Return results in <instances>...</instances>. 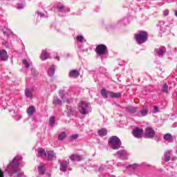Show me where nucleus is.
<instances>
[{
  "mask_svg": "<svg viewBox=\"0 0 177 177\" xmlns=\"http://www.w3.org/2000/svg\"><path fill=\"white\" fill-rule=\"evenodd\" d=\"M21 160H23V158L21 156H17L14 158L12 161L10 162L6 169L9 176H13L14 174H17L20 172L19 167L20 165V161H21Z\"/></svg>",
  "mask_w": 177,
  "mask_h": 177,
  "instance_id": "1",
  "label": "nucleus"
},
{
  "mask_svg": "<svg viewBox=\"0 0 177 177\" xmlns=\"http://www.w3.org/2000/svg\"><path fill=\"white\" fill-rule=\"evenodd\" d=\"M77 109L82 115H86L92 111L91 106L85 101H82L78 104Z\"/></svg>",
  "mask_w": 177,
  "mask_h": 177,
  "instance_id": "2",
  "label": "nucleus"
},
{
  "mask_svg": "<svg viewBox=\"0 0 177 177\" xmlns=\"http://www.w3.org/2000/svg\"><path fill=\"white\" fill-rule=\"evenodd\" d=\"M109 145L113 150H118V149L121 147L122 143L118 137L113 136L109 138Z\"/></svg>",
  "mask_w": 177,
  "mask_h": 177,
  "instance_id": "3",
  "label": "nucleus"
},
{
  "mask_svg": "<svg viewBox=\"0 0 177 177\" xmlns=\"http://www.w3.org/2000/svg\"><path fill=\"white\" fill-rule=\"evenodd\" d=\"M136 41L138 44H145L146 41H147V38H149V35H147V32L141 31L138 34L135 35Z\"/></svg>",
  "mask_w": 177,
  "mask_h": 177,
  "instance_id": "4",
  "label": "nucleus"
},
{
  "mask_svg": "<svg viewBox=\"0 0 177 177\" xmlns=\"http://www.w3.org/2000/svg\"><path fill=\"white\" fill-rule=\"evenodd\" d=\"M95 53L97 56H104V55H107L109 53V50L107 49V46L104 44H99L95 48Z\"/></svg>",
  "mask_w": 177,
  "mask_h": 177,
  "instance_id": "5",
  "label": "nucleus"
},
{
  "mask_svg": "<svg viewBox=\"0 0 177 177\" xmlns=\"http://www.w3.org/2000/svg\"><path fill=\"white\" fill-rule=\"evenodd\" d=\"M156 135V131H154V129L151 127H147L145 129V137L149 139H152V138H154V136Z\"/></svg>",
  "mask_w": 177,
  "mask_h": 177,
  "instance_id": "6",
  "label": "nucleus"
},
{
  "mask_svg": "<svg viewBox=\"0 0 177 177\" xmlns=\"http://www.w3.org/2000/svg\"><path fill=\"white\" fill-rule=\"evenodd\" d=\"M132 134L135 138H140L143 136V129L136 127L133 129Z\"/></svg>",
  "mask_w": 177,
  "mask_h": 177,
  "instance_id": "7",
  "label": "nucleus"
},
{
  "mask_svg": "<svg viewBox=\"0 0 177 177\" xmlns=\"http://www.w3.org/2000/svg\"><path fill=\"white\" fill-rule=\"evenodd\" d=\"M68 164H70L68 159L67 160H62L60 163V171H62V172H65Z\"/></svg>",
  "mask_w": 177,
  "mask_h": 177,
  "instance_id": "8",
  "label": "nucleus"
},
{
  "mask_svg": "<svg viewBox=\"0 0 177 177\" xmlns=\"http://www.w3.org/2000/svg\"><path fill=\"white\" fill-rule=\"evenodd\" d=\"M108 95L112 99H118L122 96L121 93H114L113 91H108Z\"/></svg>",
  "mask_w": 177,
  "mask_h": 177,
  "instance_id": "9",
  "label": "nucleus"
},
{
  "mask_svg": "<svg viewBox=\"0 0 177 177\" xmlns=\"http://www.w3.org/2000/svg\"><path fill=\"white\" fill-rule=\"evenodd\" d=\"M69 77L71 78H78L80 77V71L75 69L72 70L69 73Z\"/></svg>",
  "mask_w": 177,
  "mask_h": 177,
  "instance_id": "10",
  "label": "nucleus"
},
{
  "mask_svg": "<svg viewBox=\"0 0 177 177\" xmlns=\"http://www.w3.org/2000/svg\"><path fill=\"white\" fill-rule=\"evenodd\" d=\"M0 59L3 62L8 60V53L5 50H0Z\"/></svg>",
  "mask_w": 177,
  "mask_h": 177,
  "instance_id": "11",
  "label": "nucleus"
},
{
  "mask_svg": "<svg viewBox=\"0 0 177 177\" xmlns=\"http://www.w3.org/2000/svg\"><path fill=\"white\" fill-rule=\"evenodd\" d=\"M53 158H56V153L55 151L52 150L47 151V159L52 161Z\"/></svg>",
  "mask_w": 177,
  "mask_h": 177,
  "instance_id": "12",
  "label": "nucleus"
},
{
  "mask_svg": "<svg viewBox=\"0 0 177 177\" xmlns=\"http://www.w3.org/2000/svg\"><path fill=\"white\" fill-rule=\"evenodd\" d=\"M71 161H81L82 160V156L77 154H73L70 156Z\"/></svg>",
  "mask_w": 177,
  "mask_h": 177,
  "instance_id": "13",
  "label": "nucleus"
},
{
  "mask_svg": "<svg viewBox=\"0 0 177 177\" xmlns=\"http://www.w3.org/2000/svg\"><path fill=\"white\" fill-rule=\"evenodd\" d=\"M164 139L166 140V142H169V143H172V142H174V137L171 133H166L164 136Z\"/></svg>",
  "mask_w": 177,
  "mask_h": 177,
  "instance_id": "14",
  "label": "nucleus"
},
{
  "mask_svg": "<svg viewBox=\"0 0 177 177\" xmlns=\"http://www.w3.org/2000/svg\"><path fill=\"white\" fill-rule=\"evenodd\" d=\"M40 59L41 60H46V59H49V53L46 52V50H44L40 56Z\"/></svg>",
  "mask_w": 177,
  "mask_h": 177,
  "instance_id": "15",
  "label": "nucleus"
},
{
  "mask_svg": "<svg viewBox=\"0 0 177 177\" xmlns=\"http://www.w3.org/2000/svg\"><path fill=\"white\" fill-rule=\"evenodd\" d=\"M38 157H46V152H45V149L42 148L38 149Z\"/></svg>",
  "mask_w": 177,
  "mask_h": 177,
  "instance_id": "16",
  "label": "nucleus"
},
{
  "mask_svg": "<svg viewBox=\"0 0 177 177\" xmlns=\"http://www.w3.org/2000/svg\"><path fill=\"white\" fill-rule=\"evenodd\" d=\"M164 160L166 161V162H168V161L171 160V151H167L164 154Z\"/></svg>",
  "mask_w": 177,
  "mask_h": 177,
  "instance_id": "17",
  "label": "nucleus"
},
{
  "mask_svg": "<svg viewBox=\"0 0 177 177\" xmlns=\"http://www.w3.org/2000/svg\"><path fill=\"white\" fill-rule=\"evenodd\" d=\"M97 133L100 136H106L107 135V129L102 128L98 130Z\"/></svg>",
  "mask_w": 177,
  "mask_h": 177,
  "instance_id": "18",
  "label": "nucleus"
},
{
  "mask_svg": "<svg viewBox=\"0 0 177 177\" xmlns=\"http://www.w3.org/2000/svg\"><path fill=\"white\" fill-rule=\"evenodd\" d=\"M35 113V107L31 106H29L27 111L28 115L30 117V115H32Z\"/></svg>",
  "mask_w": 177,
  "mask_h": 177,
  "instance_id": "19",
  "label": "nucleus"
},
{
  "mask_svg": "<svg viewBox=\"0 0 177 177\" xmlns=\"http://www.w3.org/2000/svg\"><path fill=\"white\" fill-rule=\"evenodd\" d=\"M164 49H165V47H160L158 49H156L158 56L161 57L164 55Z\"/></svg>",
  "mask_w": 177,
  "mask_h": 177,
  "instance_id": "20",
  "label": "nucleus"
},
{
  "mask_svg": "<svg viewBox=\"0 0 177 177\" xmlns=\"http://www.w3.org/2000/svg\"><path fill=\"white\" fill-rule=\"evenodd\" d=\"M49 77H53L55 75V66H51L48 71Z\"/></svg>",
  "mask_w": 177,
  "mask_h": 177,
  "instance_id": "21",
  "label": "nucleus"
},
{
  "mask_svg": "<svg viewBox=\"0 0 177 177\" xmlns=\"http://www.w3.org/2000/svg\"><path fill=\"white\" fill-rule=\"evenodd\" d=\"M126 109L129 113H136L138 108L134 106H127Z\"/></svg>",
  "mask_w": 177,
  "mask_h": 177,
  "instance_id": "22",
  "label": "nucleus"
},
{
  "mask_svg": "<svg viewBox=\"0 0 177 177\" xmlns=\"http://www.w3.org/2000/svg\"><path fill=\"white\" fill-rule=\"evenodd\" d=\"M101 95L104 99H107V97H109V91H106L105 88H102L101 90Z\"/></svg>",
  "mask_w": 177,
  "mask_h": 177,
  "instance_id": "23",
  "label": "nucleus"
},
{
  "mask_svg": "<svg viewBox=\"0 0 177 177\" xmlns=\"http://www.w3.org/2000/svg\"><path fill=\"white\" fill-rule=\"evenodd\" d=\"M37 169L39 175H44L45 174V167L44 166L39 165Z\"/></svg>",
  "mask_w": 177,
  "mask_h": 177,
  "instance_id": "24",
  "label": "nucleus"
},
{
  "mask_svg": "<svg viewBox=\"0 0 177 177\" xmlns=\"http://www.w3.org/2000/svg\"><path fill=\"white\" fill-rule=\"evenodd\" d=\"M57 10L58 12H63L64 13H66V7L63 5H61V6H57Z\"/></svg>",
  "mask_w": 177,
  "mask_h": 177,
  "instance_id": "25",
  "label": "nucleus"
},
{
  "mask_svg": "<svg viewBox=\"0 0 177 177\" xmlns=\"http://www.w3.org/2000/svg\"><path fill=\"white\" fill-rule=\"evenodd\" d=\"M25 95L26 96V97H29L31 99V97H32V93H31V91H30V89L27 88L25 91Z\"/></svg>",
  "mask_w": 177,
  "mask_h": 177,
  "instance_id": "26",
  "label": "nucleus"
},
{
  "mask_svg": "<svg viewBox=\"0 0 177 177\" xmlns=\"http://www.w3.org/2000/svg\"><path fill=\"white\" fill-rule=\"evenodd\" d=\"M66 136H67V134L66 133V132H62L58 136V140H64Z\"/></svg>",
  "mask_w": 177,
  "mask_h": 177,
  "instance_id": "27",
  "label": "nucleus"
},
{
  "mask_svg": "<svg viewBox=\"0 0 177 177\" xmlns=\"http://www.w3.org/2000/svg\"><path fill=\"white\" fill-rule=\"evenodd\" d=\"M55 120H56V118L53 116L50 117L49 119V124L51 127H53V125H55Z\"/></svg>",
  "mask_w": 177,
  "mask_h": 177,
  "instance_id": "28",
  "label": "nucleus"
},
{
  "mask_svg": "<svg viewBox=\"0 0 177 177\" xmlns=\"http://www.w3.org/2000/svg\"><path fill=\"white\" fill-rule=\"evenodd\" d=\"M162 91L164 93H167V92H168V85H167V84H165L163 85Z\"/></svg>",
  "mask_w": 177,
  "mask_h": 177,
  "instance_id": "29",
  "label": "nucleus"
},
{
  "mask_svg": "<svg viewBox=\"0 0 177 177\" xmlns=\"http://www.w3.org/2000/svg\"><path fill=\"white\" fill-rule=\"evenodd\" d=\"M53 104H56V105H59L62 106V100L56 98L54 101H53Z\"/></svg>",
  "mask_w": 177,
  "mask_h": 177,
  "instance_id": "30",
  "label": "nucleus"
},
{
  "mask_svg": "<svg viewBox=\"0 0 177 177\" xmlns=\"http://www.w3.org/2000/svg\"><path fill=\"white\" fill-rule=\"evenodd\" d=\"M140 113H141L142 117H146V115H147V109L141 110Z\"/></svg>",
  "mask_w": 177,
  "mask_h": 177,
  "instance_id": "31",
  "label": "nucleus"
},
{
  "mask_svg": "<svg viewBox=\"0 0 177 177\" xmlns=\"http://www.w3.org/2000/svg\"><path fill=\"white\" fill-rule=\"evenodd\" d=\"M23 63H24L25 67H26L27 68H28V67H30V63L28 62V61H27V59H24Z\"/></svg>",
  "mask_w": 177,
  "mask_h": 177,
  "instance_id": "32",
  "label": "nucleus"
},
{
  "mask_svg": "<svg viewBox=\"0 0 177 177\" xmlns=\"http://www.w3.org/2000/svg\"><path fill=\"white\" fill-rule=\"evenodd\" d=\"M78 134H73L71 136V140H75V139H78Z\"/></svg>",
  "mask_w": 177,
  "mask_h": 177,
  "instance_id": "33",
  "label": "nucleus"
},
{
  "mask_svg": "<svg viewBox=\"0 0 177 177\" xmlns=\"http://www.w3.org/2000/svg\"><path fill=\"white\" fill-rule=\"evenodd\" d=\"M77 41H78L79 42H82V41H84V37L81 35L77 36Z\"/></svg>",
  "mask_w": 177,
  "mask_h": 177,
  "instance_id": "34",
  "label": "nucleus"
},
{
  "mask_svg": "<svg viewBox=\"0 0 177 177\" xmlns=\"http://www.w3.org/2000/svg\"><path fill=\"white\" fill-rule=\"evenodd\" d=\"M64 92V91H59V96H60L61 99H62V100H64V95H63Z\"/></svg>",
  "mask_w": 177,
  "mask_h": 177,
  "instance_id": "35",
  "label": "nucleus"
},
{
  "mask_svg": "<svg viewBox=\"0 0 177 177\" xmlns=\"http://www.w3.org/2000/svg\"><path fill=\"white\" fill-rule=\"evenodd\" d=\"M153 110H154V112L155 113H158V106H153Z\"/></svg>",
  "mask_w": 177,
  "mask_h": 177,
  "instance_id": "36",
  "label": "nucleus"
},
{
  "mask_svg": "<svg viewBox=\"0 0 177 177\" xmlns=\"http://www.w3.org/2000/svg\"><path fill=\"white\" fill-rule=\"evenodd\" d=\"M135 167H136V165H130L128 166V169L132 168V169H135Z\"/></svg>",
  "mask_w": 177,
  "mask_h": 177,
  "instance_id": "37",
  "label": "nucleus"
},
{
  "mask_svg": "<svg viewBox=\"0 0 177 177\" xmlns=\"http://www.w3.org/2000/svg\"><path fill=\"white\" fill-rule=\"evenodd\" d=\"M169 13V11H168L167 10L163 11L164 16H168Z\"/></svg>",
  "mask_w": 177,
  "mask_h": 177,
  "instance_id": "38",
  "label": "nucleus"
},
{
  "mask_svg": "<svg viewBox=\"0 0 177 177\" xmlns=\"http://www.w3.org/2000/svg\"><path fill=\"white\" fill-rule=\"evenodd\" d=\"M24 7V6H23V4H18V9H23V8Z\"/></svg>",
  "mask_w": 177,
  "mask_h": 177,
  "instance_id": "39",
  "label": "nucleus"
},
{
  "mask_svg": "<svg viewBox=\"0 0 177 177\" xmlns=\"http://www.w3.org/2000/svg\"><path fill=\"white\" fill-rule=\"evenodd\" d=\"M4 176V173L3 171H2V170H1L0 169V177H3Z\"/></svg>",
  "mask_w": 177,
  "mask_h": 177,
  "instance_id": "40",
  "label": "nucleus"
},
{
  "mask_svg": "<svg viewBox=\"0 0 177 177\" xmlns=\"http://www.w3.org/2000/svg\"><path fill=\"white\" fill-rule=\"evenodd\" d=\"M23 175H24L23 173H19V174H17V177H22Z\"/></svg>",
  "mask_w": 177,
  "mask_h": 177,
  "instance_id": "41",
  "label": "nucleus"
},
{
  "mask_svg": "<svg viewBox=\"0 0 177 177\" xmlns=\"http://www.w3.org/2000/svg\"><path fill=\"white\" fill-rule=\"evenodd\" d=\"M39 16H41V17L45 16V15L42 12H39Z\"/></svg>",
  "mask_w": 177,
  "mask_h": 177,
  "instance_id": "42",
  "label": "nucleus"
},
{
  "mask_svg": "<svg viewBox=\"0 0 177 177\" xmlns=\"http://www.w3.org/2000/svg\"><path fill=\"white\" fill-rule=\"evenodd\" d=\"M176 158H177L176 157H174V158H172L171 160H172L173 161H174V160H176Z\"/></svg>",
  "mask_w": 177,
  "mask_h": 177,
  "instance_id": "43",
  "label": "nucleus"
},
{
  "mask_svg": "<svg viewBox=\"0 0 177 177\" xmlns=\"http://www.w3.org/2000/svg\"><path fill=\"white\" fill-rule=\"evenodd\" d=\"M55 59H57V60H59V57H55Z\"/></svg>",
  "mask_w": 177,
  "mask_h": 177,
  "instance_id": "44",
  "label": "nucleus"
},
{
  "mask_svg": "<svg viewBox=\"0 0 177 177\" xmlns=\"http://www.w3.org/2000/svg\"><path fill=\"white\" fill-rule=\"evenodd\" d=\"M64 102H66V100H64Z\"/></svg>",
  "mask_w": 177,
  "mask_h": 177,
  "instance_id": "45",
  "label": "nucleus"
}]
</instances>
